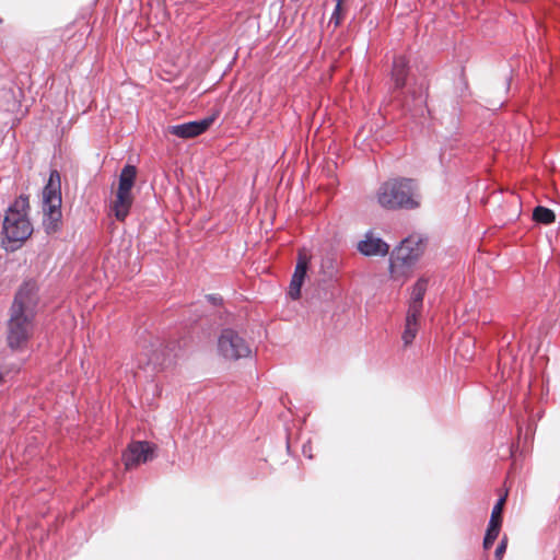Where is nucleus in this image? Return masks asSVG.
<instances>
[{"mask_svg": "<svg viewBox=\"0 0 560 560\" xmlns=\"http://www.w3.org/2000/svg\"><path fill=\"white\" fill-rule=\"evenodd\" d=\"M37 293L36 282L25 281L14 296L7 323V343L13 350L22 348L33 335Z\"/></svg>", "mask_w": 560, "mask_h": 560, "instance_id": "nucleus-1", "label": "nucleus"}, {"mask_svg": "<svg viewBox=\"0 0 560 560\" xmlns=\"http://www.w3.org/2000/svg\"><path fill=\"white\" fill-rule=\"evenodd\" d=\"M28 196L21 195L9 207L3 220V234L8 243L15 249L33 233V225L28 219Z\"/></svg>", "mask_w": 560, "mask_h": 560, "instance_id": "nucleus-2", "label": "nucleus"}, {"mask_svg": "<svg viewBox=\"0 0 560 560\" xmlns=\"http://www.w3.org/2000/svg\"><path fill=\"white\" fill-rule=\"evenodd\" d=\"M415 184L410 178L399 177L384 182L376 191L378 205L388 210L413 209L418 207L415 199Z\"/></svg>", "mask_w": 560, "mask_h": 560, "instance_id": "nucleus-3", "label": "nucleus"}, {"mask_svg": "<svg viewBox=\"0 0 560 560\" xmlns=\"http://www.w3.org/2000/svg\"><path fill=\"white\" fill-rule=\"evenodd\" d=\"M425 244L420 236L411 235L396 247L389 259V272L394 279L405 277L423 254Z\"/></svg>", "mask_w": 560, "mask_h": 560, "instance_id": "nucleus-4", "label": "nucleus"}, {"mask_svg": "<svg viewBox=\"0 0 560 560\" xmlns=\"http://www.w3.org/2000/svg\"><path fill=\"white\" fill-rule=\"evenodd\" d=\"M427 289L428 280L425 278H420L412 287L406 315L405 330L401 337L405 346L411 345L418 334L420 327L419 318L422 313L423 298Z\"/></svg>", "mask_w": 560, "mask_h": 560, "instance_id": "nucleus-5", "label": "nucleus"}, {"mask_svg": "<svg viewBox=\"0 0 560 560\" xmlns=\"http://www.w3.org/2000/svg\"><path fill=\"white\" fill-rule=\"evenodd\" d=\"M220 353L228 360L248 358L252 349L245 339L233 329H224L218 341Z\"/></svg>", "mask_w": 560, "mask_h": 560, "instance_id": "nucleus-6", "label": "nucleus"}, {"mask_svg": "<svg viewBox=\"0 0 560 560\" xmlns=\"http://www.w3.org/2000/svg\"><path fill=\"white\" fill-rule=\"evenodd\" d=\"M156 445L148 441H133L122 454V463L126 469H132L155 457Z\"/></svg>", "mask_w": 560, "mask_h": 560, "instance_id": "nucleus-7", "label": "nucleus"}, {"mask_svg": "<svg viewBox=\"0 0 560 560\" xmlns=\"http://www.w3.org/2000/svg\"><path fill=\"white\" fill-rule=\"evenodd\" d=\"M214 118L209 117L199 121H189L180 125L168 126L166 132L178 138L190 139L203 133L213 122Z\"/></svg>", "mask_w": 560, "mask_h": 560, "instance_id": "nucleus-8", "label": "nucleus"}, {"mask_svg": "<svg viewBox=\"0 0 560 560\" xmlns=\"http://www.w3.org/2000/svg\"><path fill=\"white\" fill-rule=\"evenodd\" d=\"M61 184L60 174L57 170H52L49 175L47 185L43 191L44 207L57 208L61 207Z\"/></svg>", "mask_w": 560, "mask_h": 560, "instance_id": "nucleus-9", "label": "nucleus"}, {"mask_svg": "<svg viewBox=\"0 0 560 560\" xmlns=\"http://www.w3.org/2000/svg\"><path fill=\"white\" fill-rule=\"evenodd\" d=\"M357 248L364 256H386L389 252V245L371 232L364 235V238L358 243Z\"/></svg>", "mask_w": 560, "mask_h": 560, "instance_id": "nucleus-10", "label": "nucleus"}, {"mask_svg": "<svg viewBox=\"0 0 560 560\" xmlns=\"http://www.w3.org/2000/svg\"><path fill=\"white\" fill-rule=\"evenodd\" d=\"M307 266V255L304 252H299L298 262L289 288V295L293 300H298L301 296V288L306 276Z\"/></svg>", "mask_w": 560, "mask_h": 560, "instance_id": "nucleus-11", "label": "nucleus"}, {"mask_svg": "<svg viewBox=\"0 0 560 560\" xmlns=\"http://www.w3.org/2000/svg\"><path fill=\"white\" fill-rule=\"evenodd\" d=\"M133 203L132 192L116 191L115 200L113 201L112 210L118 221H125L128 217L130 208Z\"/></svg>", "mask_w": 560, "mask_h": 560, "instance_id": "nucleus-12", "label": "nucleus"}, {"mask_svg": "<svg viewBox=\"0 0 560 560\" xmlns=\"http://www.w3.org/2000/svg\"><path fill=\"white\" fill-rule=\"evenodd\" d=\"M61 209L60 207L50 208L44 207V220L43 225L47 234H55L61 228Z\"/></svg>", "mask_w": 560, "mask_h": 560, "instance_id": "nucleus-13", "label": "nucleus"}, {"mask_svg": "<svg viewBox=\"0 0 560 560\" xmlns=\"http://www.w3.org/2000/svg\"><path fill=\"white\" fill-rule=\"evenodd\" d=\"M408 74V60L404 56L395 57L392 69V80L396 89H401L406 84Z\"/></svg>", "mask_w": 560, "mask_h": 560, "instance_id": "nucleus-14", "label": "nucleus"}, {"mask_svg": "<svg viewBox=\"0 0 560 560\" xmlns=\"http://www.w3.org/2000/svg\"><path fill=\"white\" fill-rule=\"evenodd\" d=\"M137 177V168L133 165H126L119 175V184L118 189L120 191H129L131 192V189L135 185Z\"/></svg>", "mask_w": 560, "mask_h": 560, "instance_id": "nucleus-15", "label": "nucleus"}, {"mask_svg": "<svg viewBox=\"0 0 560 560\" xmlns=\"http://www.w3.org/2000/svg\"><path fill=\"white\" fill-rule=\"evenodd\" d=\"M533 219L541 224H551L556 220V214L551 209L538 206L533 211Z\"/></svg>", "mask_w": 560, "mask_h": 560, "instance_id": "nucleus-16", "label": "nucleus"}, {"mask_svg": "<svg viewBox=\"0 0 560 560\" xmlns=\"http://www.w3.org/2000/svg\"><path fill=\"white\" fill-rule=\"evenodd\" d=\"M500 529H501L500 525H493V524L489 523L488 529L486 532V536L483 539V548L485 549L491 548V546L493 545V542L495 541V539L499 536Z\"/></svg>", "mask_w": 560, "mask_h": 560, "instance_id": "nucleus-17", "label": "nucleus"}, {"mask_svg": "<svg viewBox=\"0 0 560 560\" xmlns=\"http://www.w3.org/2000/svg\"><path fill=\"white\" fill-rule=\"evenodd\" d=\"M505 504V497H501L492 509L490 522L493 525H502V512Z\"/></svg>", "mask_w": 560, "mask_h": 560, "instance_id": "nucleus-18", "label": "nucleus"}, {"mask_svg": "<svg viewBox=\"0 0 560 560\" xmlns=\"http://www.w3.org/2000/svg\"><path fill=\"white\" fill-rule=\"evenodd\" d=\"M343 4H339L336 2L335 10L331 14L330 22L335 24V26H339L343 20L345 11L342 8Z\"/></svg>", "mask_w": 560, "mask_h": 560, "instance_id": "nucleus-19", "label": "nucleus"}, {"mask_svg": "<svg viewBox=\"0 0 560 560\" xmlns=\"http://www.w3.org/2000/svg\"><path fill=\"white\" fill-rule=\"evenodd\" d=\"M506 546H508V540H506V537H504L500 544L498 545L497 549H495V552H494V556H495V559L497 560H501L503 558V555L505 553L506 551Z\"/></svg>", "mask_w": 560, "mask_h": 560, "instance_id": "nucleus-20", "label": "nucleus"}, {"mask_svg": "<svg viewBox=\"0 0 560 560\" xmlns=\"http://www.w3.org/2000/svg\"><path fill=\"white\" fill-rule=\"evenodd\" d=\"M302 453L308 459H313L315 457L313 444L311 441H307L306 443L303 444Z\"/></svg>", "mask_w": 560, "mask_h": 560, "instance_id": "nucleus-21", "label": "nucleus"}, {"mask_svg": "<svg viewBox=\"0 0 560 560\" xmlns=\"http://www.w3.org/2000/svg\"><path fill=\"white\" fill-rule=\"evenodd\" d=\"M339 4H343L347 0H335Z\"/></svg>", "mask_w": 560, "mask_h": 560, "instance_id": "nucleus-22", "label": "nucleus"}, {"mask_svg": "<svg viewBox=\"0 0 560 560\" xmlns=\"http://www.w3.org/2000/svg\"><path fill=\"white\" fill-rule=\"evenodd\" d=\"M2 23H3V20H2V18L0 16V25H1Z\"/></svg>", "mask_w": 560, "mask_h": 560, "instance_id": "nucleus-23", "label": "nucleus"}]
</instances>
